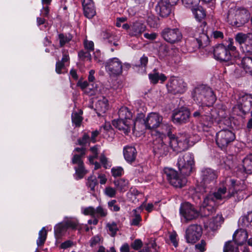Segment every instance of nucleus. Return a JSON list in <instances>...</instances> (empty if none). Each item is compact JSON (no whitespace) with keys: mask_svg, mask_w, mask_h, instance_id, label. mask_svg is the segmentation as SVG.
<instances>
[{"mask_svg":"<svg viewBox=\"0 0 252 252\" xmlns=\"http://www.w3.org/2000/svg\"><path fill=\"white\" fill-rule=\"evenodd\" d=\"M192 95L194 101L204 106L210 107L216 100L213 91L205 85H200L195 88Z\"/></svg>","mask_w":252,"mask_h":252,"instance_id":"1","label":"nucleus"},{"mask_svg":"<svg viewBox=\"0 0 252 252\" xmlns=\"http://www.w3.org/2000/svg\"><path fill=\"white\" fill-rule=\"evenodd\" d=\"M204 106L200 105L198 109L195 110L193 108L194 112L192 116L194 118L200 119H202L207 122L208 125L213 124L215 122L219 121L220 119L225 117V114L223 110H217L216 109L213 108L209 113H204Z\"/></svg>","mask_w":252,"mask_h":252,"instance_id":"2","label":"nucleus"},{"mask_svg":"<svg viewBox=\"0 0 252 252\" xmlns=\"http://www.w3.org/2000/svg\"><path fill=\"white\" fill-rule=\"evenodd\" d=\"M249 18V14L245 9H231L227 15L229 24L237 27H241L247 23Z\"/></svg>","mask_w":252,"mask_h":252,"instance_id":"3","label":"nucleus"},{"mask_svg":"<svg viewBox=\"0 0 252 252\" xmlns=\"http://www.w3.org/2000/svg\"><path fill=\"white\" fill-rule=\"evenodd\" d=\"M228 44L224 46L220 44L217 46L214 50V55L216 59L221 62H228L230 60L232 55L231 52L236 50V47L233 45V39H228Z\"/></svg>","mask_w":252,"mask_h":252,"instance_id":"4","label":"nucleus"},{"mask_svg":"<svg viewBox=\"0 0 252 252\" xmlns=\"http://www.w3.org/2000/svg\"><path fill=\"white\" fill-rule=\"evenodd\" d=\"M194 158L192 154H181L178 159L177 165L181 173L185 176L189 175L194 165Z\"/></svg>","mask_w":252,"mask_h":252,"instance_id":"5","label":"nucleus"},{"mask_svg":"<svg viewBox=\"0 0 252 252\" xmlns=\"http://www.w3.org/2000/svg\"><path fill=\"white\" fill-rule=\"evenodd\" d=\"M167 138L169 139V146L174 151L180 152L189 147V136L187 133L180 134L177 137L171 135Z\"/></svg>","mask_w":252,"mask_h":252,"instance_id":"6","label":"nucleus"},{"mask_svg":"<svg viewBox=\"0 0 252 252\" xmlns=\"http://www.w3.org/2000/svg\"><path fill=\"white\" fill-rule=\"evenodd\" d=\"M163 175L170 184L175 188H182L187 182L185 177L179 176L177 172L172 168H165Z\"/></svg>","mask_w":252,"mask_h":252,"instance_id":"7","label":"nucleus"},{"mask_svg":"<svg viewBox=\"0 0 252 252\" xmlns=\"http://www.w3.org/2000/svg\"><path fill=\"white\" fill-rule=\"evenodd\" d=\"M235 139V134L231 130L225 129L216 134L217 145L221 149H225Z\"/></svg>","mask_w":252,"mask_h":252,"instance_id":"8","label":"nucleus"},{"mask_svg":"<svg viewBox=\"0 0 252 252\" xmlns=\"http://www.w3.org/2000/svg\"><path fill=\"white\" fill-rule=\"evenodd\" d=\"M202 234V229L201 226L192 224L187 228L185 238L187 243L193 244L200 239Z\"/></svg>","mask_w":252,"mask_h":252,"instance_id":"9","label":"nucleus"},{"mask_svg":"<svg viewBox=\"0 0 252 252\" xmlns=\"http://www.w3.org/2000/svg\"><path fill=\"white\" fill-rule=\"evenodd\" d=\"M106 71L111 76L116 77L123 72V63L117 58H113L108 60L105 63Z\"/></svg>","mask_w":252,"mask_h":252,"instance_id":"10","label":"nucleus"},{"mask_svg":"<svg viewBox=\"0 0 252 252\" xmlns=\"http://www.w3.org/2000/svg\"><path fill=\"white\" fill-rule=\"evenodd\" d=\"M166 87L169 93L176 94L184 93L186 90V84L183 79L171 77L166 85Z\"/></svg>","mask_w":252,"mask_h":252,"instance_id":"11","label":"nucleus"},{"mask_svg":"<svg viewBox=\"0 0 252 252\" xmlns=\"http://www.w3.org/2000/svg\"><path fill=\"white\" fill-rule=\"evenodd\" d=\"M180 212L186 222L196 219L199 215V212L189 202H186L182 205Z\"/></svg>","mask_w":252,"mask_h":252,"instance_id":"12","label":"nucleus"},{"mask_svg":"<svg viewBox=\"0 0 252 252\" xmlns=\"http://www.w3.org/2000/svg\"><path fill=\"white\" fill-rule=\"evenodd\" d=\"M163 121V117L158 113L152 112L149 114L144 120L146 128L155 129L160 126Z\"/></svg>","mask_w":252,"mask_h":252,"instance_id":"13","label":"nucleus"},{"mask_svg":"<svg viewBox=\"0 0 252 252\" xmlns=\"http://www.w3.org/2000/svg\"><path fill=\"white\" fill-rule=\"evenodd\" d=\"M235 192L234 189L229 188L228 191L226 187L222 186L220 187L217 191L215 192L213 194H210L207 197H212V200L215 201L217 202V200H227L233 196Z\"/></svg>","mask_w":252,"mask_h":252,"instance_id":"14","label":"nucleus"},{"mask_svg":"<svg viewBox=\"0 0 252 252\" xmlns=\"http://www.w3.org/2000/svg\"><path fill=\"white\" fill-rule=\"evenodd\" d=\"M161 35L165 40L171 43L180 41L182 37L181 32L176 28H166L162 31Z\"/></svg>","mask_w":252,"mask_h":252,"instance_id":"15","label":"nucleus"},{"mask_svg":"<svg viewBox=\"0 0 252 252\" xmlns=\"http://www.w3.org/2000/svg\"><path fill=\"white\" fill-rule=\"evenodd\" d=\"M165 140L159 137H156L154 140V153L158 158L166 156L169 152V147L165 144Z\"/></svg>","mask_w":252,"mask_h":252,"instance_id":"16","label":"nucleus"},{"mask_svg":"<svg viewBox=\"0 0 252 252\" xmlns=\"http://www.w3.org/2000/svg\"><path fill=\"white\" fill-rule=\"evenodd\" d=\"M190 112L188 109L184 108L175 110L172 114V120L174 123L185 124L189 122Z\"/></svg>","mask_w":252,"mask_h":252,"instance_id":"17","label":"nucleus"},{"mask_svg":"<svg viewBox=\"0 0 252 252\" xmlns=\"http://www.w3.org/2000/svg\"><path fill=\"white\" fill-rule=\"evenodd\" d=\"M218 205V203L212 200V197L206 196L202 204L201 212L203 216H208L215 211V207Z\"/></svg>","mask_w":252,"mask_h":252,"instance_id":"18","label":"nucleus"},{"mask_svg":"<svg viewBox=\"0 0 252 252\" xmlns=\"http://www.w3.org/2000/svg\"><path fill=\"white\" fill-rule=\"evenodd\" d=\"M238 108L244 114L252 111V96L250 94H245L239 99Z\"/></svg>","mask_w":252,"mask_h":252,"instance_id":"19","label":"nucleus"},{"mask_svg":"<svg viewBox=\"0 0 252 252\" xmlns=\"http://www.w3.org/2000/svg\"><path fill=\"white\" fill-rule=\"evenodd\" d=\"M113 124L124 133L128 134L130 131L131 126L135 125V122L133 120L118 119L114 121Z\"/></svg>","mask_w":252,"mask_h":252,"instance_id":"20","label":"nucleus"},{"mask_svg":"<svg viewBox=\"0 0 252 252\" xmlns=\"http://www.w3.org/2000/svg\"><path fill=\"white\" fill-rule=\"evenodd\" d=\"M199 36L196 37L195 39L193 40L194 43L197 44V47L198 48H204L209 44V38L208 36L204 32V29L202 27V24L198 28ZM197 36L196 34H195Z\"/></svg>","mask_w":252,"mask_h":252,"instance_id":"21","label":"nucleus"},{"mask_svg":"<svg viewBox=\"0 0 252 252\" xmlns=\"http://www.w3.org/2000/svg\"><path fill=\"white\" fill-rule=\"evenodd\" d=\"M202 182L207 187L209 185L214 184L218 177L217 172L211 169L206 168L202 171Z\"/></svg>","mask_w":252,"mask_h":252,"instance_id":"22","label":"nucleus"},{"mask_svg":"<svg viewBox=\"0 0 252 252\" xmlns=\"http://www.w3.org/2000/svg\"><path fill=\"white\" fill-rule=\"evenodd\" d=\"M157 12L162 17L168 16L171 12V5L163 0H159L156 7Z\"/></svg>","mask_w":252,"mask_h":252,"instance_id":"23","label":"nucleus"},{"mask_svg":"<svg viewBox=\"0 0 252 252\" xmlns=\"http://www.w3.org/2000/svg\"><path fill=\"white\" fill-rule=\"evenodd\" d=\"M82 5L85 16L88 18H93L95 14V9L92 0H83Z\"/></svg>","mask_w":252,"mask_h":252,"instance_id":"24","label":"nucleus"},{"mask_svg":"<svg viewBox=\"0 0 252 252\" xmlns=\"http://www.w3.org/2000/svg\"><path fill=\"white\" fill-rule=\"evenodd\" d=\"M145 25L141 22L136 21L130 26L129 34L131 36H139L145 31Z\"/></svg>","mask_w":252,"mask_h":252,"instance_id":"25","label":"nucleus"},{"mask_svg":"<svg viewBox=\"0 0 252 252\" xmlns=\"http://www.w3.org/2000/svg\"><path fill=\"white\" fill-rule=\"evenodd\" d=\"M248 238L247 232L242 229L237 230L233 235V240L238 244L241 245L245 242Z\"/></svg>","mask_w":252,"mask_h":252,"instance_id":"26","label":"nucleus"},{"mask_svg":"<svg viewBox=\"0 0 252 252\" xmlns=\"http://www.w3.org/2000/svg\"><path fill=\"white\" fill-rule=\"evenodd\" d=\"M136 150L132 146H127L124 150V155L126 160L128 162H132L135 159Z\"/></svg>","mask_w":252,"mask_h":252,"instance_id":"27","label":"nucleus"},{"mask_svg":"<svg viewBox=\"0 0 252 252\" xmlns=\"http://www.w3.org/2000/svg\"><path fill=\"white\" fill-rule=\"evenodd\" d=\"M108 101L105 97L98 100L95 104V109L98 115L105 113L108 110Z\"/></svg>","mask_w":252,"mask_h":252,"instance_id":"28","label":"nucleus"},{"mask_svg":"<svg viewBox=\"0 0 252 252\" xmlns=\"http://www.w3.org/2000/svg\"><path fill=\"white\" fill-rule=\"evenodd\" d=\"M116 189L120 192H124L128 189V182L124 179H120L114 181Z\"/></svg>","mask_w":252,"mask_h":252,"instance_id":"29","label":"nucleus"},{"mask_svg":"<svg viewBox=\"0 0 252 252\" xmlns=\"http://www.w3.org/2000/svg\"><path fill=\"white\" fill-rule=\"evenodd\" d=\"M160 126L162 127V131L161 133H158L157 131L155 132L157 134V137H159L161 138H164L165 140L167 139V137L166 136V135H167L168 137L170 136L171 133V126L168 124H164L162 121V124H161Z\"/></svg>","mask_w":252,"mask_h":252,"instance_id":"30","label":"nucleus"},{"mask_svg":"<svg viewBox=\"0 0 252 252\" xmlns=\"http://www.w3.org/2000/svg\"><path fill=\"white\" fill-rule=\"evenodd\" d=\"M149 78L151 80V82L155 84H157L159 80H160L161 83H163L167 79L164 74L162 73L159 74V73L156 72L149 74Z\"/></svg>","mask_w":252,"mask_h":252,"instance_id":"31","label":"nucleus"},{"mask_svg":"<svg viewBox=\"0 0 252 252\" xmlns=\"http://www.w3.org/2000/svg\"><path fill=\"white\" fill-rule=\"evenodd\" d=\"M67 228L64 222L59 223L55 227V235L57 239L60 238L66 231Z\"/></svg>","mask_w":252,"mask_h":252,"instance_id":"32","label":"nucleus"},{"mask_svg":"<svg viewBox=\"0 0 252 252\" xmlns=\"http://www.w3.org/2000/svg\"><path fill=\"white\" fill-rule=\"evenodd\" d=\"M83 111L81 109L78 110L77 111H74L72 114V122L76 126H80L81 123L83 120L82 115Z\"/></svg>","mask_w":252,"mask_h":252,"instance_id":"33","label":"nucleus"},{"mask_svg":"<svg viewBox=\"0 0 252 252\" xmlns=\"http://www.w3.org/2000/svg\"><path fill=\"white\" fill-rule=\"evenodd\" d=\"M242 64L246 72L252 74V58H244L242 60Z\"/></svg>","mask_w":252,"mask_h":252,"instance_id":"34","label":"nucleus"},{"mask_svg":"<svg viewBox=\"0 0 252 252\" xmlns=\"http://www.w3.org/2000/svg\"><path fill=\"white\" fill-rule=\"evenodd\" d=\"M118 119L131 120L132 113L126 107H122L118 112Z\"/></svg>","mask_w":252,"mask_h":252,"instance_id":"35","label":"nucleus"},{"mask_svg":"<svg viewBox=\"0 0 252 252\" xmlns=\"http://www.w3.org/2000/svg\"><path fill=\"white\" fill-rule=\"evenodd\" d=\"M195 18L198 20L203 19L206 16L204 9L198 5L194 8L191 9Z\"/></svg>","mask_w":252,"mask_h":252,"instance_id":"36","label":"nucleus"},{"mask_svg":"<svg viewBox=\"0 0 252 252\" xmlns=\"http://www.w3.org/2000/svg\"><path fill=\"white\" fill-rule=\"evenodd\" d=\"M243 166L246 171L249 173H252V155L246 157L243 161Z\"/></svg>","mask_w":252,"mask_h":252,"instance_id":"37","label":"nucleus"},{"mask_svg":"<svg viewBox=\"0 0 252 252\" xmlns=\"http://www.w3.org/2000/svg\"><path fill=\"white\" fill-rule=\"evenodd\" d=\"M47 231L44 227L39 232L38 238L36 241V244L38 247L43 245L47 238Z\"/></svg>","mask_w":252,"mask_h":252,"instance_id":"38","label":"nucleus"},{"mask_svg":"<svg viewBox=\"0 0 252 252\" xmlns=\"http://www.w3.org/2000/svg\"><path fill=\"white\" fill-rule=\"evenodd\" d=\"M223 221V219L221 215L218 214L213 217L210 223V226L212 229L215 230Z\"/></svg>","mask_w":252,"mask_h":252,"instance_id":"39","label":"nucleus"},{"mask_svg":"<svg viewBox=\"0 0 252 252\" xmlns=\"http://www.w3.org/2000/svg\"><path fill=\"white\" fill-rule=\"evenodd\" d=\"M65 225L66 226L67 229L71 228L72 229H81V226L79 224L78 220L75 219L68 220L64 221Z\"/></svg>","mask_w":252,"mask_h":252,"instance_id":"40","label":"nucleus"},{"mask_svg":"<svg viewBox=\"0 0 252 252\" xmlns=\"http://www.w3.org/2000/svg\"><path fill=\"white\" fill-rule=\"evenodd\" d=\"M242 48L244 52L252 54V33H249L247 41Z\"/></svg>","mask_w":252,"mask_h":252,"instance_id":"41","label":"nucleus"},{"mask_svg":"<svg viewBox=\"0 0 252 252\" xmlns=\"http://www.w3.org/2000/svg\"><path fill=\"white\" fill-rule=\"evenodd\" d=\"M106 227L108 233L112 237H114L119 230L117 224L114 222L107 223Z\"/></svg>","mask_w":252,"mask_h":252,"instance_id":"42","label":"nucleus"},{"mask_svg":"<svg viewBox=\"0 0 252 252\" xmlns=\"http://www.w3.org/2000/svg\"><path fill=\"white\" fill-rule=\"evenodd\" d=\"M108 213L106 209L102 206H98L95 208V217L104 218L107 216Z\"/></svg>","mask_w":252,"mask_h":252,"instance_id":"43","label":"nucleus"},{"mask_svg":"<svg viewBox=\"0 0 252 252\" xmlns=\"http://www.w3.org/2000/svg\"><path fill=\"white\" fill-rule=\"evenodd\" d=\"M183 3L188 8H194L196 7L199 2L200 0H182Z\"/></svg>","mask_w":252,"mask_h":252,"instance_id":"44","label":"nucleus"},{"mask_svg":"<svg viewBox=\"0 0 252 252\" xmlns=\"http://www.w3.org/2000/svg\"><path fill=\"white\" fill-rule=\"evenodd\" d=\"M97 185V182L95 177L91 176L88 178L87 185L92 191H94L95 187Z\"/></svg>","mask_w":252,"mask_h":252,"instance_id":"45","label":"nucleus"},{"mask_svg":"<svg viewBox=\"0 0 252 252\" xmlns=\"http://www.w3.org/2000/svg\"><path fill=\"white\" fill-rule=\"evenodd\" d=\"M249 34V33L247 34L242 33H238L235 36V40L240 44L244 43L245 45L248 38Z\"/></svg>","mask_w":252,"mask_h":252,"instance_id":"46","label":"nucleus"},{"mask_svg":"<svg viewBox=\"0 0 252 252\" xmlns=\"http://www.w3.org/2000/svg\"><path fill=\"white\" fill-rule=\"evenodd\" d=\"M159 22L158 17L155 16H150L148 17L147 22L149 26L152 28H157Z\"/></svg>","mask_w":252,"mask_h":252,"instance_id":"47","label":"nucleus"},{"mask_svg":"<svg viewBox=\"0 0 252 252\" xmlns=\"http://www.w3.org/2000/svg\"><path fill=\"white\" fill-rule=\"evenodd\" d=\"M133 211L135 214L130 221V225L133 226H139L140 222L142 220L141 217L139 214H136V210H134Z\"/></svg>","mask_w":252,"mask_h":252,"instance_id":"48","label":"nucleus"},{"mask_svg":"<svg viewBox=\"0 0 252 252\" xmlns=\"http://www.w3.org/2000/svg\"><path fill=\"white\" fill-rule=\"evenodd\" d=\"M59 39L60 40V46L63 47L71 40V37L70 35L67 36L61 33L59 35Z\"/></svg>","mask_w":252,"mask_h":252,"instance_id":"49","label":"nucleus"},{"mask_svg":"<svg viewBox=\"0 0 252 252\" xmlns=\"http://www.w3.org/2000/svg\"><path fill=\"white\" fill-rule=\"evenodd\" d=\"M75 169L76 174L80 178H82L87 173V171L85 169L83 163L78 165V166L75 167Z\"/></svg>","mask_w":252,"mask_h":252,"instance_id":"50","label":"nucleus"},{"mask_svg":"<svg viewBox=\"0 0 252 252\" xmlns=\"http://www.w3.org/2000/svg\"><path fill=\"white\" fill-rule=\"evenodd\" d=\"M117 190L116 189L111 187H107L105 189L104 193L110 197H114L116 195Z\"/></svg>","mask_w":252,"mask_h":252,"instance_id":"51","label":"nucleus"},{"mask_svg":"<svg viewBox=\"0 0 252 252\" xmlns=\"http://www.w3.org/2000/svg\"><path fill=\"white\" fill-rule=\"evenodd\" d=\"M90 140V136L86 133H84L82 138H79L77 140L79 145L85 146Z\"/></svg>","mask_w":252,"mask_h":252,"instance_id":"52","label":"nucleus"},{"mask_svg":"<svg viewBox=\"0 0 252 252\" xmlns=\"http://www.w3.org/2000/svg\"><path fill=\"white\" fill-rule=\"evenodd\" d=\"M111 173L114 177H119L124 173V170L121 167H113L111 169Z\"/></svg>","mask_w":252,"mask_h":252,"instance_id":"53","label":"nucleus"},{"mask_svg":"<svg viewBox=\"0 0 252 252\" xmlns=\"http://www.w3.org/2000/svg\"><path fill=\"white\" fill-rule=\"evenodd\" d=\"M206 243L205 240H202L200 242L195 245V249L199 252H204L206 249Z\"/></svg>","mask_w":252,"mask_h":252,"instance_id":"54","label":"nucleus"},{"mask_svg":"<svg viewBox=\"0 0 252 252\" xmlns=\"http://www.w3.org/2000/svg\"><path fill=\"white\" fill-rule=\"evenodd\" d=\"M83 213L85 215H90L95 218V208L92 206L86 207L83 209Z\"/></svg>","mask_w":252,"mask_h":252,"instance_id":"55","label":"nucleus"},{"mask_svg":"<svg viewBox=\"0 0 252 252\" xmlns=\"http://www.w3.org/2000/svg\"><path fill=\"white\" fill-rule=\"evenodd\" d=\"M244 225L248 226L250 223L252 222V211L248 213L247 215L243 218Z\"/></svg>","mask_w":252,"mask_h":252,"instance_id":"56","label":"nucleus"},{"mask_svg":"<svg viewBox=\"0 0 252 252\" xmlns=\"http://www.w3.org/2000/svg\"><path fill=\"white\" fill-rule=\"evenodd\" d=\"M78 56L82 60H87L91 61V56L89 51L85 52L84 51H80L78 53Z\"/></svg>","mask_w":252,"mask_h":252,"instance_id":"57","label":"nucleus"},{"mask_svg":"<svg viewBox=\"0 0 252 252\" xmlns=\"http://www.w3.org/2000/svg\"><path fill=\"white\" fill-rule=\"evenodd\" d=\"M143 246V243L140 239H136L131 244V247L135 250H139Z\"/></svg>","mask_w":252,"mask_h":252,"instance_id":"58","label":"nucleus"},{"mask_svg":"<svg viewBox=\"0 0 252 252\" xmlns=\"http://www.w3.org/2000/svg\"><path fill=\"white\" fill-rule=\"evenodd\" d=\"M116 200H112L108 203V207L110 210L114 212L119 211L120 209V207L116 204Z\"/></svg>","mask_w":252,"mask_h":252,"instance_id":"59","label":"nucleus"},{"mask_svg":"<svg viewBox=\"0 0 252 252\" xmlns=\"http://www.w3.org/2000/svg\"><path fill=\"white\" fill-rule=\"evenodd\" d=\"M64 63L58 61L56 64V71L58 74H61L63 73V70L64 69Z\"/></svg>","mask_w":252,"mask_h":252,"instance_id":"60","label":"nucleus"},{"mask_svg":"<svg viewBox=\"0 0 252 252\" xmlns=\"http://www.w3.org/2000/svg\"><path fill=\"white\" fill-rule=\"evenodd\" d=\"M234 251V246L231 241H228L225 244L223 252H233Z\"/></svg>","mask_w":252,"mask_h":252,"instance_id":"61","label":"nucleus"},{"mask_svg":"<svg viewBox=\"0 0 252 252\" xmlns=\"http://www.w3.org/2000/svg\"><path fill=\"white\" fill-rule=\"evenodd\" d=\"M169 49L166 44H162L159 47V53L161 55L166 56L168 55Z\"/></svg>","mask_w":252,"mask_h":252,"instance_id":"62","label":"nucleus"},{"mask_svg":"<svg viewBox=\"0 0 252 252\" xmlns=\"http://www.w3.org/2000/svg\"><path fill=\"white\" fill-rule=\"evenodd\" d=\"M84 156H80L77 154H75L74 155L72 159V163L75 164H80L83 163V160H82V158Z\"/></svg>","mask_w":252,"mask_h":252,"instance_id":"63","label":"nucleus"},{"mask_svg":"<svg viewBox=\"0 0 252 252\" xmlns=\"http://www.w3.org/2000/svg\"><path fill=\"white\" fill-rule=\"evenodd\" d=\"M177 236V234L175 232L171 233L169 236V238L171 242L175 247H177L178 246V241L176 239Z\"/></svg>","mask_w":252,"mask_h":252,"instance_id":"64","label":"nucleus"}]
</instances>
